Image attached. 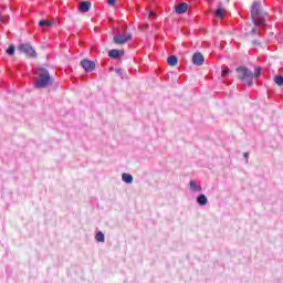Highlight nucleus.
Returning <instances> with one entry per match:
<instances>
[{
	"label": "nucleus",
	"mask_w": 283,
	"mask_h": 283,
	"mask_svg": "<svg viewBox=\"0 0 283 283\" xmlns=\"http://www.w3.org/2000/svg\"><path fill=\"white\" fill-rule=\"evenodd\" d=\"M39 80L35 82V87L38 88H43V87H49V85H52L54 83V78L50 76V72H48L46 69H39Z\"/></svg>",
	"instance_id": "nucleus-1"
},
{
	"label": "nucleus",
	"mask_w": 283,
	"mask_h": 283,
	"mask_svg": "<svg viewBox=\"0 0 283 283\" xmlns=\"http://www.w3.org/2000/svg\"><path fill=\"white\" fill-rule=\"evenodd\" d=\"M262 6L259 2H254L251 9V19L254 25H265L266 20L260 15Z\"/></svg>",
	"instance_id": "nucleus-2"
},
{
	"label": "nucleus",
	"mask_w": 283,
	"mask_h": 283,
	"mask_svg": "<svg viewBox=\"0 0 283 283\" xmlns=\"http://www.w3.org/2000/svg\"><path fill=\"white\" fill-rule=\"evenodd\" d=\"M237 76L238 78H240V81H245L249 87L253 85V72H251V70L244 66H239L237 69Z\"/></svg>",
	"instance_id": "nucleus-3"
},
{
	"label": "nucleus",
	"mask_w": 283,
	"mask_h": 283,
	"mask_svg": "<svg viewBox=\"0 0 283 283\" xmlns=\"http://www.w3.org/2000/svg\"><path fill=\"white\" fill-rule=\"evenodd\" d=\"M18 52H20V54H25V56H28V59H36V51L30 43L19 44Z\"/></svg>",
	"instance_id": "nucleus-4"
},
{
	"label": "nucleus",
	"mask_w": 283,
	"mask_h": 283,
	"mask_svg": "<svg viewBox=\"0 0 283 283\" xmlns=\"http://www.w3.org/2000/svg\"><path fill=\"white\" fill-rule=\"evenodd\" d=\"M128 41H132V33L117 34L113 38V43L116 45H125Z\"/></svg>",
	"instance_id": "nucleus-5"
},
{
	"label": "nucleus",
	"mask_w": 283,
	"mask_h": 283,
	"mask_svg": "<svg viewBox=\"0 0 283 283\" xmlns=\"http://www.w3.org/2000/svg\"><path fill=\"white\" fill-rule=\"evenodd\" d=\"M80 65L87 73L94 72L96 70V63H94V61H90V60H86V59L82 60L80 62Z\"/></svg>",
	"instance_id": "nucleus-6"
},
{
	"label": "nucleus",
	"mask_w": 283,
	"mask_h": 283,
	"mask_svg": "<svg viewBox=\"0 0 283 283\" xmlns=\"http://www.w3.org/2000/svg\"><path fill=\"white\" fill-rule=\"evenodd\" d=\"M192 63L193 65H205V55L202 53H195L192 55Z\"/></svg>",
	"instance_id": "nucleus-7"
},
{
	"label": "nucleus",
	"mask_w": 283,
	"mask_h": 283,
	"mask_svg": "<svg viewBox=\"0 0 283 283\" xmlns=\"http://www.w3.org/2000/svg\"><path fill=\"white\" fill-rule=\"evenodd\" d=\"M108 56L111 59H120V57L125 56V51L118 50V49H113L108 52Z\"/></svg>",
	"instance_id": "nucleus-8"
},
{
	"label": "nucleus",
	"mask_w": 283,
	"mask_h": 283,
	"mask_svg": "<svg viewBox=\"0 0 283 283\" xmlns=\"http://www.w3.org/2000/svg\"><path fill=\"white\" fill-rule=\"evenodd\" d=\"M188 9H189V4H187L186 2H182L176 7L175 11L177 12V14H185V12H187Z\"/></svg>",
	"instance_id": "nucleus-9"
},
{
	"label": "nucleus",
	"mask_w": 283,
	"mask_h": 283,
	"mask_svg": "<svg viewBox=\"0 0 283 283\" xmlns=\"http://www.w3.org/2000/svg\"><path fill=\"white\" fill-rule=\"evenodd\" d=\"M90 8H92V2L83 1L80 3L78 10L80 12H90Z\"/></svg>",
	"instance_id": "nucleus-10"
},
{
	"label": "nucleus",
	"mask_w": 283,
	"mask_h": 283,
	"mask_svg": "<svg viewBox=\"0 0 283 283\" xmlns=\"http://www.w3.org/2000/svg\"><path fill=\"white\" fill-rule=\"evenodd\" d=\"M167 63L170 67H176V65H178V57L176 55H170L167 59Z\"/></svg>",
	"instance_id": "nucleus-11"
},
{
	"label": "nucleus",
	"mask_w": 283,
	"mask_h": 283,
	"mask_svg": "<svg viewBox=\"0 0 283 283\" xmlns=\"http://www.w3.org/2000/svg\"><path fill=\"white\" fill-rule=\"evenodd\" d=\"M122 180L124 182H126L127 185H132V182H134V177L132 175H129V174L124 172L122 175Z\"/></svg>",
	"instance_id": "nucleus-12"
},
{
	"label": "nucleus",
	"mask_w": 283,
	"mask_h": 283,
	"mask_svg": "<svg viewBox=\"0 0 283 283\" xmlns=\"http://www.w3.org/2000/svg\"><path fill=\"white\" fill-rule=\"evenodd\" d=\"M197 202H198V205H201V207H205V205H207V202H208L207 196L199 195L197 198Z\"/></svg>",
	"instance_id": "nucleus-13"
},
{
	"label": "nucleus",
	"mask_w": 283,
	"mask_h": 283,
	"mask_svg": "<svg viewBox=\"0 0 283 283\" xmlns=\"http://www.w3.org/2000/svg\"><path fill=\"white\" fill-rule=\"evenodd\" d=\"M274 83L279 87H282V85H283V75H275L274 76Z\"/></svg>",
	"instance_id": "nucleus-14"
},
{
	"label": "nucleus",
	"mask_w": 283,
	"mask_h": 283,
	"mask_svg": "<svg viewBox=\"0 0 283 283\" xmlns=\"http://www.w3.org/2000/svg\"><path fill=\"white\" fill-rule=\"evenodd\" d=\"M190 189H192V191H202V188L196 184V180L190 181Z\"/></svg>",
	"instance_id": "nucleus-15"
},
{
	"label": "nucleus",
	"mask_w": 283,
	"mask_h": 283,
	"mask_svg": "<svg viewBox=\"0 0 283 283\" xmlns=\"http://www.w3.org/2000/svg\"><path fill=\"white\" fill-rule=\"evenodd\" d=\"M52 24H53V22L51 20H40V22H39V25L41 28H43V27L50 28V25H52Z\"/></svg>",
	"instance_id": "nucleus-16"
},
{
	"label": "nucleus",
	"mask_w": 283,
	"mask_h": 283,
	"mask_svg": "<svg viewBox=\"0 0 283 283\" xmlns=\"http://www.w3.org/2000/svg\"><path fill=\"white\" fill-rule=\"evenodd\" d=\"M96 242H105V234L103 232H97L95 235Z\"/></svg>",
	"instance_id": "nucleus-17"
},
{
	"label": "nucleus",
	"mask_w": 283,
	"mask_h": 283,
	"mask_svg": "<svg viewBox=\"0 0 283 283\" xmlns=\"http://www.w3.org/2000/svg\"><path fill=\"white\" fill-rule=\"evenodd\" d=\"M231 74V70L228 66L222 67L221 76L226 78V76H229Z\"/></svg>",
	"instance_id": "nucleus-18"
},
{
	"label": "nucleus",
	"mask_w": 283,
	"mask_h": 283,
	"mask_svg": "<svg viewBox=\"0 0 283 283\" xmlns=\"http://www.w3.org/2000/svg\"><path fill=\"white\" fill-rule=\"evenodd\" d=\"M14 52H17V48L14 45H10L7 49V54H9V56H13Z\"/></svg>",
	"instance_id": "nucleus-19"
},
{
	"label": "nucleus",
	"mask_w": 283,
	"mask_h": 283,
	"mask_svg": "<svg viewBox=\"0 0 283 283\" xmlns=\"http://www.w3.org/2000/svg\"><path fill=\"white\" fill-rule=\"evenodd\" d=\"M216 17H218L219 19H222L224 17V9H217L216 11Z\"/></svg>",
	"instance_id": "nucleus-20"
},
{
	"label": "nucleus",
	"mask_w": 283,
	"mask_h": 283,
	"mask_svg": "<svg viewBox=\"0 0 283 283\" xmlns=\"http://www.w3.org/2000/svg\"><path fill=\"white\" fill-rule=\"evenodd\" d=\"M260 74H262V69L261 67H256L255 71H254V78H258L260 76Z\"/></svg>",
	"instance_id": "nucleus-21"
},
{
	"label": "nucleus",
	"mask_w": 283,
	"mask_h": 283,
	"mask_svg": "<svg viewBox=\"0 0 283 283\" xmlns=\"http://www.w3.org/2000/svg\"><path fill=\"white\" fill-rule=\"evenodd\" d=\"M107 4L114 8L116 6V0H107Z\"/></svg>",
	"instance_id": "nucleus-22"
},
{
	"label": "nucleus",
	"mask_w": 283,
	"mask_h": 283,
	"mask_svg": "<svg viewBox=\"0 0 283 283\" xmlns=\"http://www.w3.org/2000/svg\"><path fill=\"white\" fill-rule=\"evenodd\" d=\"M0 22L6 23V17H3V14L1 12H0Z\"/></svg>",
	"instance_id": "nucleus-23"
},
{
	"label": "nucleus",
	"mask_w": 283,
	"mask_h": 283,
	"mask_svg": "<svg viewBox=\"0 0 283 283\" xmlns=\"http://www.w3.org/2000/svg\"><path fill=\"white\" fill-rule=\"evenodd\" d=\"M251 34H258V29L256 28H252Z\"/></svg>",
	"instance_id": "nucleus-24"
},
{
	"label": "nucleus",
	"mask_w": 283,
	"mask_h": 283,
	"mask_svg": "<svg viewBox=\"0 0 283 283\" xmlns=\"http://www.w3.org/2000/svg\"><path fill=\"white\" fill-rule=\"evenodd\" d=\"M156 13H154L153 11L149 12V19H151V17H154Z\"/></svg>",
	"instance_id": "nucleus-25"
},
{
	"label": "nucleus",
	"mask_w": 283,
	"mask_h": 283,
	"mask_svg": "<svg viewBox=\"0 0 283 283\" xmlns=\"http://www.w3.org/2000/svg\"><path fill=\"white\" fill-rule=\"evenodd\" d=\"M252 43L253 45H260V42H258V40H254Z\"/></svg>",
	"instance_id": "nucleus-26"
},
{
	"label": "nucleus",
	"mask_w": 283,
	"mask_h": 283,
	"mask_svg": "<svg viewBox=\"0 0 283 283\" xmlns=\"http://www.w3.org/2000/svg\"><path fill=\"white\" fill-rule=\"evenodd\" d=\"M243 156H244V158L248 159L249 158V153H244Z\"/></svg>",
	"instance_id": "nucleus-27"
}]
</instances>
